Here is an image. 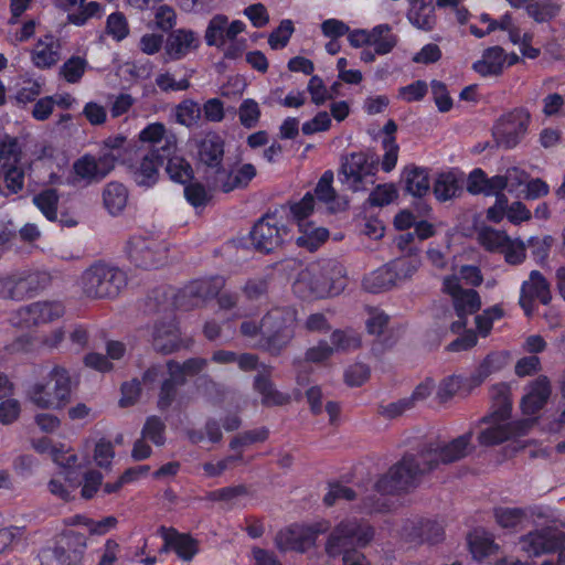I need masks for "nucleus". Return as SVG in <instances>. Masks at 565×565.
Returning a JSON list of instances; mask_svg holds the SVG:
<instances>
[{"instance_id":"f257e3e1","label":"nucleus","mask_w":565,"mask_h":565,"mask_svg":"<svg viewBox=\"0 0 565 565\" xmlns=\"http://www.w3.org/2000/svg\"><path fill=\"white\" fill-rule=\"evenodd\" d=\"M472 433L468 431L451 441L436 443L416 456L404 457L374 484L371 493L363 495L365 509L380 512L387 508L382 497L414 487L419 477L438 468L441 463L459 460L471 449Z\"/></svg>"},{"instance_id":"f03ea898","label":"nucleus","mask_w":565,"mask_h":565,"mask_svg":"<svg viewBox=\"0 0 565 565\" xmlns=\"http://www.w3.org/2000/svg\"><path fill=\"white\" fill-rule=\"evenodd\" d=\"M490 398L491 411L481 420L478 434V440L481 445H495L526 431L531 425L530 420L511 422L512 403L508 384L492 385Z\"/></svg>"},{"instance_id":"7ed1b4c3","label":"nucleus","mask_w":565,"mask_h":565,"mask_svg":"<svg viewBox=\"0 0 565 565\" xmlns=\"http://www.w3.org/2000/svg\"><path fill=\"white\" fill-rule=\"evenodd\" d=\"M344 286L343 267L328 260L310 264L300 270L292 289L301 298H323L340 294Z\"/></svg>"},{"instance_id":"20e7f679","label":"nucleus","mask_w":565,"mask_h":565,"mask_svg":"<svg viewBox=\"0 0 565 565\" xmlns=\"http://www.w3.org/2000/svg\"><path fill=\"white\" fill-rule=\"evenodd\" d=\"M373 529L358 522L355 518L340 521L329 535L326 551L330 556L343 554L344 565H369L362 554L350 552L355 546H364L373 539Z\"/></svg>"},{"instance_id":"39448f33","label":"nucleus","mask_w":565,"mask_h":565,"mask_svg":"<svg viewBox=\"0 0 565 565\" xmlns=\"http://www.w3.org/2000/svg\"><path fill=\"white\" fill-rule=\"evenodd\" d=\"M71 393L72 382L68 372L54 366L29 386L26 397L39 408L61 409L68 403Z\"/></svg>"},{"instance_id":"423d86ee","label":"nucleus","mask_w":565,"mask_h":565,"mask_svg":"<svg viewBox=\"0 0 565 565\" xmlns=\"http://www.w3.org/2000/svg\"><path fill=\"white\" fill-rule=\"evenodd\" d=\"M23 149L17 138L0 137V180L9 194H17L24 188L29 164L23 161Z\"/></svg>"},{"instance_id":"0eeeda50","label":"nucleus","mask_w":565,"mask_h":565,"mask_svg":"<svg viewBox=\"0 0 565 565\" xmlns=\"http://www.w3.org/2000/svg\"><path fill=\"white\" fill-rule=\"evenodd\" d=\"M379 161L371 152H353L341 164L340 181L352 191H364L375 181Z\"/></svg>"},{"instance_id":"6e6552de","label":"nucleus","mask_w":565,"mask_h":565,"mask_svg":"<svg viewBox=\"0 0 565 565\" xmlns=\"http://www.w3.org/2000/svg\"><path fill=\"white\" fill-rule=\"evenodd\" d=\"M501 354H489L480 364L476 373L468 377L460 375H450L444 379L437 390V397L446 402L456 395H467L475 387L479 386L494 370H499L502 364Z\"/></svg>"},{"instance_id":"1a4fd4ad","label":"nucleus","mask_w":565,"mask_h":565,"mask_svg":"<svg viewBox=\"0 0 565 565\" xmlns=\"http://www.w3.org/2000/svg\"><path fill=\"white\" fill-rule=\"evenodd\" d=\"M84 292L89 297H115L126 284L125 274L114 267L96 264L82 277Z\"/></svg>"},{"instance_id":"9d476101","label":"nucleus","mask_w":565,"mask_h":565,"mask_svg":"<svg viewBox=\"0 0 565 565\" xmlns=\"http://www.w3.org/2000/svg\"><path fill=\"white\" fill-rule=\"evenodd\" d=\"M313 210L315 198L311 193H307L299 202L292 204L290 207L291 215L299 227L297 244L309 250L317 249L329 236V232L324 227L316 226L313 223L307 221V217Z\"/></svg>"},{"instance_id":"9b49d317","label":"nucleus","mask_w":565,"mask_h":565,"mask_svg":"<svg viewBox=\"0 0 565 565\" xmlns=\"http://www.w3.org/2000/svg\"><path fill=\"white\" fill-rule=\"evenodd\" d=\"M565 545V533L556 527L546 526L533 530L520 536L516 547L529 558L540 557L554 553Z\"/></svg>"},{"instance_id":"f8f14e48","label":"nucleus","mask_w":565,"mask_h":565,"mask_svg":"<svg viewBox=\"0 0 565 565\" xmlns=\"http://www.w3.org/2000/svg\"><path fill=\"white\" fill-rule=\"evenodd\" d=\"M443 291L452 300L459 320L451 324V329L458 332L466 327L467 317L473 315L480 308V297L478 292L472 289H463L456 275H448L444 278Z\"/></svg>"},{"instance_id":"ddd939ff","label":"nucleus","mask_w":565,"mask_h":565,"mask_svg":"<svg viewBox=\"0 0 565 565\" xmlns=\"http://www.w3.org/2000/svg\"><path fill=\"white\" fill-rule=\"evenodd\" d=\"M63 463H56V471L47 482L50 493L57 499L70 501L79 487L82 463L78 455L67 456Z\"/></svg>"},{"instance_id":"4468645a","label":"nucleus","mask_w":565,"mask_h":565,"mask_svg":"<svg viewBox=\"0 0 565 565\" xmlns=\"http://www.w3.org/2000/svg\"><path fill=\"white\" fill-rule=\"evenodd\" d=\"M167 253L166 245L153 237L134 236L127 245L130 260L146 269L162 266L167 260Z\"/></svg>"},{"instance_id":"2eb2a0df","label":"nucleus","mask_w":565,"mask_h":565,"mask_svg":"<svg viewBox=\"0 0 565 565\" xmlns=\"http://www.w3.org/2000/svg\"><path fill=\"white\" fill-rule=\"evenodd\" d=\"M530 122L531 115L524 108H518L503 115L493 127L497 143L505 148L515 147L525 136Z\"/></svg>"},{"instance_id":"dca6fc26","label":"nucleus","mask_w":565,"mask_h":565,"mask_svg":"<svg viewBox=\"0 0 565 565\" xmlns=\"http://www.w3.org/2000/svg\"><path fill=\"white\" fill-rule=\"evenodd\" d=\"M296 313L294 310H271L263 320L259 331L268 341L269 348L286 344L294 335Z\"/></svg>"},{"instance_id":"f3484780","label":"nucleus","mask_w":565,"mask_h":565,"mask_svg":"<svg viewBox=\"0 0 565 565\" xmlns=\"http://www.w3.org/2000/svg\"><path fill=\"white\" fill-rule=\"evenodd\" d=\"M64 313V307L58 301H39L14 311L10 318L13 326L30 328L45 324L58 319Z\"/></svg>"},{"instance_id":"a211bd4d","label":"nucleus","mask_w":565,"mask_h":565,"mask_svg":"<svg viewBox=\"0 0 565 565\" xmlns=\"http://www.w3.org/2000/svg\"><path fill=\"white\" fill-rule=\"evenodd\" d=\"M328 523L320 521L311 525L295 524L281 530L276 536V543L282 551L302 552L313 545L318 534L326 532Z\"/></svg>"},{"instance_id":"6ab92c4d","label":"nucleus","mask_w":565,"mask_h":565,"mask_svg":"<svg viewBox=\"0 0 565 565\" xmlns=\"http://www.w3.org/2000/svg\"><path fill=\"white\" fill-rule=\"evenodd\" d=\"M287 236V230L276 215H266L259 220L250 232L253 246L260 252H271L277 248Z\"/></svg>"},{"instance_id":"aec40b11","label":"nucleus","mask_w":565,"mask_h":565,"mask_svg":"<svg viewBox=\"0 0 565 565\" xmlns=\"http://www.w3.org/2000/svg\"><path fill=\"white\" fill-rule=\"evenodd\" d=\"M32 161L29 163V169L33 171L39 167L49 169L47 178H43V182L55 184L60 181L58 172L66 166V157L57 148L51 143H42L33 151Z\"/></svg>"},{"instance_id":"412c9836","label":"nucleus","mask_w":565,"mask_h":565,"mask_svg":"<svg viewBox=\"0 0 565 565\" xmlns=\"http://www.w3.org/2000/svg\"><path fill=\"white\" fill-rule=\"evenodd\" d=\"M519 62L515 53L508 54L500 46H491L483 51L481 57L472 65L481 76H498L505 67Z\"/></svg>"},{"instance_id":"4be33fe9","label":"nucleus","mask_w":565,"mask_h":565,"mask_svg":"<svg viewBox=\"0 0 565 565\" xmlns=\"http://www.w3.org/2000/svg\"><path fill=\"white\" fill-rule=\"evenodd\" d=\"M42 276L39 273L22 271L0 279V297L18 299L40 288Z\"/></svg>"},{"instance_id":"5701e85b","label":"nucleus","mask_w":565,"mask_h":565,"mask_svg":"<svg viewBox=\"0 0 565 565\" xmlns=\"http://www.w3.org/2000/svg\"><path fill=\"white\" fill-rule=\"evenodd\" d=\"M162 158L158 150H151L129 166V173L138 186L151 188L160 178Z\"/></svg>"},{"instance_id":"b1692460","label":"nucleus","mask_w":565,"mask_h":565,"mask_svg":"<svg viewBox=\"0 0 565 565\" xmlns=\"http://www.w3.org/2000/svg\"><path fill=\"white\" fill-rule=\"evenodd\" d=\"M535 300L543 305H547L551 300L548 284L537 270L531 271L529 279L521 287L520 305L526 316L532 315Z\"/></svg>"},{"instance_id":"393cba45","label":"nucleus","mask_w":565,"mask_h":565,"mask_svg":"<svg viewBox=\"0 0 565 565\" xmlns=\"http://www.w3.org/2000/svg\"><path fill=\"white\" fill-rule=\"evenodd\" d=\"M331 340L332 348L321 342L308 350L307 359L312 362H320L330 356L334 350H351L358 348L361 343L359 334L353 330L334 331Z\"/></svg>"},{"instance_id":"a878e982","label":"nucleus","mask_w":565,"mask_h":565,"mask_svg":"<svg viewBox=\"0 0 565 565\" xmlns=\"http://www.w3.org/2000/svg\"><path fill=\"white\" fill-rule=\"evenodd\" d=\"M199 45L200 38L195 32L178 29L168 36L164 51L169 60L177 61L195 51Z\"/></svg>"},{"instance_id":"bb28decb","label":"nucleus","mask_w":565,"mask_h":565,"mask_svg":"<svg viewBox=\"0 0 565 565\" xmlns=\"http://www.w3.org/2000/svg\"><path fill=\"white\" fill-rule=\"evenodd\" d=\"M73 173L75 180L86 184L99 182L109 174L106 161H100L99 157L90 153L82 156L73 163Z\"/></svg>"},{"instance_id":"cd10ccee","label":"nucleus","mask_w":565,"mask_h":565,"mask_svg":"<svg viewBox=\"0 0 565 565\" xmlns=\"http://www.w3.org/2000/svg\"><path fill=\"white\" fill-rule=\"evenodd\" d=\"M198 149L199 160L207 167L221 166L224 154L223 139L215 132H207L201 139L190 141Z\"/></svg>"},{"instance_id":"c85d7f7f","label":"nucleus","mask_w":565,"mask_h":565,"mask_svg":"<svg viewBox=\"0 0 565 565\" xmlns=\"http://www.w3.org/2000/svg\"><path fill=\"white\" fill-rule=\"evenodd\" d=\"M34 205L49 221H58L62 225L74 226L77 224L75 216L61 214L58 217V194L56 190L47 189L35 194L32 199Z\"/></svg>"},{"instance_id":"c756f323","label":"nucleus","mask_w":565,"mask_h":565,"mask_svg":"<svg viewBox=\"0 0 565 565\" xmlns=\"http://www.w3.org/2000/svg\"><path fill=\"white\" fill-rule=\"evenodd\" d=\"M551 394L550 382L546 377H539L532 382L521 402V408L525 415H534L546 403Z\"/></svg>"},{"instance_id":"7c9ffc66","label":"nucleus","mask_w":565,"mask_h":565,"mask_svg":"<svg viewBox=\"0 0 565 565\" xmlns=\"http://www.w3.org/2000/svg\"><path fill=\"white\" fill-rule=\"evenodd\" d=\"M60 42L53 35L40 39L32 50V62L36 67L49 68L60 61Z\"/></svg>"},{"instance_id":"2f4dec72","label":"nucleus","mask_w":565,"mask_h":565,"mask_svg":"<svg viewBox=\"0 0 565 565\" xmlns=\"http://www.w3.org/2000/svg\"><path fill=\"white\" fill-rule=\"evenodd\" d=\"M405 189L414 196H424L430 189L428 170L415 164L404 167L401 174Z\"/></svg>"},{"instance_id":"473e14b6","label":"nucleus","mask_w":565,"mask_h":565,"mask_svg":"<svg viewBox=\"0 0 565 565\" xmlns=\"http://www.w3.org/2000/svg\"><path fill=\"white\" fill-rule=\"evenodd\" d=\"M166 546L183 562H191L199 553V542L192 536L170 531L164 535Z\"/></svg>"},{"instance_id":"72a5a7b5","label":"nucleus","mask_w":565,"mask_h":565,"mask_svg":"<svg viewBox=\"0 0 565 565\" xmlns=\"http://www.w3.org/2000/svg\"><path fill=\"white\" fill-rule=\"evenodd\" d=\"M67 10L77 8V12H70L67 20L70 23L81 26L84 25L92 18H99L105 12L104 7L96 1L86 0H64Z\"/></svg>"},{"instance_id":"f704fd0d","label":"nucleus","mask_w":565,"mask_h":565,"mask_svg":"<svg viewBox=\"0 0 565 565\" xmlns=\"http://www.w3.org/2000/svg\"><path fill=\"white\" fill-rule=\"evenodd\" d=\"M411 8L407 12L409 23L423 31H430L436 24L435 8L423 0H408Z\"/></svg>"},{"instance_id":"c9c22d12","label":"nucleus","mask_w":565,"mask_h":565,"mask_svg":"<svg viewBox=\"0 0 565 565\" xmlns=\"http://www.w3.org/2000/svg\"><path fill=\"white\" fill-rule=\"evenodd\" d=\"M127 138L122 135L109 137L103 141L99 160L106 161L108 173H110L118 163H126L124 154L127 151Z\"/></svg>"},{"instance_id":"e433bc0d","label":"nucleus","mask_w":565,"mask_h":565,"mask_svg":"<svg viewBox=\"0 0 565 565\" xmlns=\"http://www.w3.org/2000/svg\"><path fill=\"white\" fill-rule=\"evenodd\" d=\"M103 203L109 214H120L128 203V190L119 182L107 183L103 190Z\"/></svg>"},{"instance_id":"4c0bfd02","label":"nucleus","mask_w":565,"mask_h":565,"mask_svg":"<svg viewBox=\"0 0 565 565\" xmlns=\"http://www.w3.org/2000/svg\"><path fill=\"white\" fill-rule=\"evenodd\" d=\"M32 448L39 454H47L54 465L65 462L67 456L76 455L74 449L65 443H54L47 437L32 439Z\"/></svg>"},{"instance_id":"58836bf2","label":"nucleus","mask_w":565,"mask_h":565,"mask_svg":"<svg viewBox=\"0 0 565 565\" xmlns=\"http://www.w3.org/2000/svg\"><path fill=\"white\" fill-rule=\"evenodd\" d=\"M371 46L374 47L376 54H387L397 44L398 38L393 32L392 25L381 23L370 30Z\"/></svg>"},{"instance_id":"ea45409f","label":"nucleus","mask_w":565,"mask_h":565,"mask_svg":"<svg viewBox=\"0 0 565 565\" xmlns=\"http://www.w3.org/2000/svg\"><path fill=\"white\" fill-rule=\"evenodd\" d=\"M138 139L142 143L157 145L164 141L163 150L175 148L177 138L172 134H168L163 124L151 122L147 125L138 135Z\"/></svg>"},{"instance_id":"a19ab883","label":"nucleus","mask_w":565,"mask_h":565,"mask_svg":"<svg viewBox=\"0 0 565 565\" xmlns=\"http://www.w3.org/2000/svg\"><path fill=\"white\" fill-rule=\"evenodd\" d=\"M364 288L370 292H383L396 287L392 269L387 264L379 267L365 276L363 280Z\"/></svg>"},{"instance_id":"79ce46f5","label":"nucleus","mask_w":565,"mask_h":565,"mask_svg":"<svg viewBox=\"0 0 565 565\" xmlns=\"http://www.w3.org/2000/svg\"><path fill=\"white\" fill-rule=\"evenodd\" d=\"M479 21L488 25V31L494 32L497 30L505 31L509 34V39L512 43H520L521 34L523 33L519 26L513 22V18L510 13H505L500 19L495 20L488 13H481Z\"/></svg>"},{"instance_id":"37998d69","label":"nucleus","mask_w":565,"mask_h":565,"mask_svg":"<svg viewBox=\"0 0 565 565\" xmlns=\"http://www.w3.org/2000/svg\"><path fill=\"white\" fill-rule=\"evenodd\" d=\"M152 341L157 350L166 353L180 348L178 329L172 323L156 327L152 333Z\"/></svg>"},{"instance_id":"c03bdc74","label":"nucleus","mask_w":565,"mask_h":565,"mask_svg":"<svg viewBox=\"0 0 565 565\" xmlns=\"http://www.w3.org/2000/svg\"><path fill=\"white\" fill-rule=\"evenodd\" d=\"M527 174L518 168L508 169L504 175H494L493 184L498 193L507 190L512 195H518L522 186H525Z\"/></svg>"},{"instance_id":"a18cd8bd","label":"nucleus","mask_w":565,"mask_h":565,"mask_svg":"<svg viewBox=\"0 0 565 565\" xmlns=\"http://www.w3.org/2000/svg\"><path fill=\"white\" fill-rule=\"evenodd\" d=\"M469 548L473 558L481 561L498 551L492 537L481 530L473 531L468 537Z\"/></svg>"},{"instance_id":"49530a36","label":"nucleus","mask_w":565,"mask_h":565,"mask_svg":"<svg viewBox=\"0 0 565 565\" xmlns=\"http://www.w3.org/2000/svg\"><path fill=\"white\" fill-rule=\"evenodd\" d=\"M396 287L413 278L419 268V260L416 257L403 256L387 263Z\"/></svg>"},{"instance_id":"de8ad7c7","label":"nucleus","mask_w":565,"mask_h":565,"mask_svg":"<svg viewBox=\"0 0 565 565\" xmlns=\"http://www.w3.org/2000/svg\"><path fill=\"white\" fill-rule=\"evenodd\" d=\"M477 241L484 249L500 253L504 247V242H509V235L504 231L482 225L477 227Z\"/></svg>"},{"instance_id":"09e8293b","label":"nucleus","mask_w":565,"mask_h":565,"mask_svg":"<svg viewBox=\"0 0 565 565\" xmlns=\"http://www.w3.org/2000/svg\"><path fill=\"white\" fill-rule=\"evenodd\" d=\"M203 362L191 360L184 363V365H179L175 363H169L167 366V371L170 375L169 379L164 380L163 386H162V393L168 394L169 391L172 387V384L179 383L183 381V379L186 375H191L195 373L196 371H200L202 369Z\"/></svg>"},{"instance_id":"8fccbe9b","label":"nucleus","mask_w":565,"mask_h":565,"mask_svg":"<svg viewBox=\"0 0 565 565\" xmlns=\"http://www.w3.org/2000/svg\"><path fill=\"white\" fill-rule=\"evenodd\" d=\"M459 181L454 172L439 174L434 185V193L439 201H447L457 195Z\"/></svg>"},{"instance_id":"3c124183","label":"nucleus","mask_w":565,"mask_h":565,"mask_svg":"<svg viewBox=\"0 0 565 565\" xmlns=\"http://www.w3.org/2000/svg\"><path fill=\"white\" fill-rule=\"evenodd\" d=\"M493 177L487 178L481 169H475L468 177L467 189L472 194L493 195L498 189L493 184Z\"/></svg>"},{"instance_id":"603ef678","label":"nucleus","mask_w":565,"mask_h":565,"mask_svg":"<svg viewBox=\"0 0 565 565\" xmlns=\"http://www.w3.org/2000/svg\"><path fill=\"white\" fill-rule=\"evenodd\" d=\"M435 388L434 382L430 379H426L420 382L414 390L409 399L399 401L396 404H392L391 407L394 408V414H401L405 409L412 407L416 403L425 401L428 396L431 395Z\"/></svg>"},{"instance_id":"864d4df0","label":"nucleus","mask_w":565,"mask_h":565,"mask_svg":"<svg viewBox=\"0 0 565 565\" xmlns=\"http://www.w3.org/2000/svg\"><path fill=\"white\" fill-rule=\"evenodd\" d=\"M227 18L224 15H215L209 22L205 32V41L207 45L222 46L226 42Z\"/></svg>"},{"instance_id":"5fc2aeb1","label":"nucleus","mask_w":565,"mask_h":565,"mask_svg":"<svg viewBox=\"0 0 565 565\" xmlns=\"http://www.w3.org/2000/svg\"><path fill=\"white\" fill-rule=\"evenodd\" d=\"M106 33L117 42L125 40L129 34V24L121 12H114L107 17Z\"/></svg>"},{"instance_id":"6e6d98bb","label":"nucleus","mask_w":565,"mask_h":565,"mask_svg":"<svg viewBox=\"0 0 565 565\" xmlns=\"http://www.w3.org/2000/svg\"><path fill=\"white\" fill-rule=\"evenodd\" d=\"M559 7L552 0H532L527 6V13L537 22L554 18Z\"/></svg>"},{"instance_id":"4d7b16f0","label":"nucleus","mask_w":565,"mask_h":565,"mask_svg":"<svg viewBox=\"0 0 565 565\" xmlns=\"http://www.w3.org/2000/svg\"><path fill=\"white\" fill-rule=\"evenodd\" d=\"M167 172L170 179L178 183H186L192 179V168L182 157L169 158Z\"/></svg>"},{"instance_id":"13d9d810","label":"nucleus","mask_w":565,"mask_h":565,"mask_svg":"<svg viewBox=\"0 0 565 565\" xmlns=\"http://www.w3.org/2000/svg\"><path fill=\"white\" fill-rule=\"evenodd\" d=\"M495 519L503 527H515L526 523V512L521 508H499L495 510Z\"/></svg>"},{"instance_id":"bf43d9fd","label":"nucleus","mask_w":565,"mask_h":565,"mask_svg":"<svg viewBox=\"0 0 565 565\" xmlns=\"http://www.w3.org/2000/svg\"><path fill=\"white\" fill-rule=\"evenodd\" d=\"M294 32L295 28L292 21L289 19L282 20L268 36V44L270 49H284L288 44Z\"/></svg>"},{"instance_id":"052dcab7","label":"nucleus","mask_w":565,"mask_h":565,"mask_svg":"<svg viewBox=\"0 0 565 565\" xmlns=\"http://www.w3.org/2000/svg\"><path fill=\"white\" fill-rule=\"evenodd\" d=\"M500 254L504 256L508 264H521L526 256L525 243L520 238H511L509 236V242H504V247H502Z\"/></svg>"},{"instance_id":"680f3d73","label":"nucleus","mask_w":565,"mask_h":565,"mask_svg":"<svg viewBox=\"0 0 565 565\" xmlns=\"http://www.w3.org/2000/svg\"><path fill=\"white\" fill-rule=\"evenodd\" d=\"M398 196L396 186L393 183L377 185L370 194L369 202L374 206H384L394 202Z\"/></svg>"},{"instance_id":"e2e57ef3","label":"nucleus","mask_w":565,"mask_h":565,"mask_svg":"<svg viewBox=\"0 0 565 565\" xmlns=\"http://www.w3.org/2000/svg\"><path fill=\"white\" fill-rule=\"evenodd\" d=\"M256 175V169L250 163H245L233 171L231 182L223 183L221 186L223 191L228 192L234 188L245 186Z\"/></svg>"},{"instance_id":"0e129e2a","label":"nucleus","mask_w":565,"mask_h":565,"mask_svg":"<svg viewBox=\"0 0 565 565\" xmlns=\"http://www.w3.org/2000/svg\"><path fill=\"white\" fill-rule=\"evenodd\" d=\"M201 115L200 107L192 100H184L177 106V121L183 126L191 127L199 120Z\"/></svg>"},{"instance_id":"69168bd1","label":"nucleus","mask_w":565,"mask_h":565,"mask_svg":"<svg viewBox=\"0 0 565 565\" xmlns=\"http://www.w3.org/2000/svg\"><path fill=\"white\" fill-rule=\"evenodd\" d=\"M22 405L18 398L3 397L0 402V423L11 425L15 423L21 415Z\"/></svg>"},{"instance_id":"338daca9","label":"nucleus","mask_w":565,"mask_h":565,"mask_svg":"<svg viewBox=\"0 0 565 565\" xmlns=\"http://www.w3.org/2000/svg\"><path fill=\"white\" fill-rule=\"evenodd\" d=\"M241 124L246 128H253L257 125L260 118V108L256 100L245 99L238 109Z\"/></svg>"},{"instance_id":"774afa93","label":"nucleus","mask_w":565,"mask_h":565,"mask_svg":"<svg viewBox=\"0 0 565 565\" xmlns=\"http://www.w3.org/2000/svg\"><path fill=\"white\" fill-rule=\"evenodd\" d=\"M103 476L96 470H86L79 478L81 495L84 499H92L99 490Z\"/></svg>"}]
</instances>
